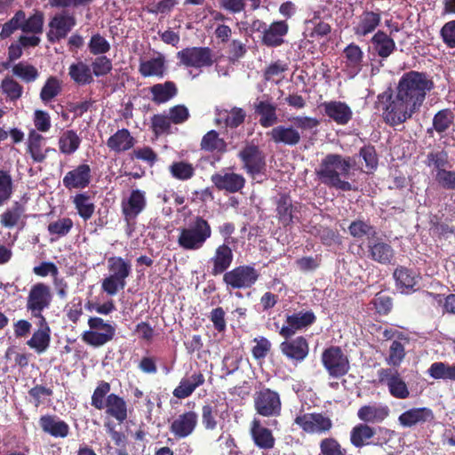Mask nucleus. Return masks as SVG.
I'll return each mask as SVG.
<instances>
[{"label": "nucleus", "mask_w": 455, "mask_h": 455, "mask_svg": "<svg viewBox=\"0 0 455 455\" xmlns=\"http://www.w3.org/2000/svg\"><path fill=\"white\" fill-rule=\"evenodd\" d=\"M27 144L28 152L36 163H42L44 161L47 154L52 150L50 148L46 147V139L35 130H32L28 133Z\"/></svg>", "instance_id": "nucleus-34"}, {"label": "nucleus", "mask_w": 455, "mask_h": 455, "mask_svg": "<svg viewBox=\"0 0 455 455\" xmlns=\"http://www.w3.org/2000/svg\"><path fill=\"white\" fill-rule=\"evenodd\" d=\"M179 64L187 68H202L213 63L212 52L209 47H188L177 52Z\"/></svg>", "instance_id": "nucleus-12"}, {"label": "nucleus", "mask_w": 455, "mask_h": 455, "mask_svg": "<svg viewBox=\"0 0 455 455\" xmlns=\"http://www.w3.org/2000/svg\"><path fill=\"white\" fill-rule=\"evenodd\" d=\"M255 112L260 116L259 124L264 128L271 127L278 121L276 107L268 101L255 103Z\"/></svg>", "instance_id": "nucleus-45"}, {"label": "nucleus", "mask_w": 455, "mask_h": 455, "mask_svg": "<svg viewBox=\"0 0 455 455\" xmlns=\"http://www.w3.org/2000/svg\"><path fill=\"white\" fill-rule=\"evenodd\" d=\"M428 374L435 379L455 380V364L450 365L444 363H434L427 371Z\"/></svg>", "instance_id": "nucleus-54"}, {"label": "nucleus", "mask_w": 455, "mask_h": 455, "mask_svg": "<svg viewBox=\"0 0 455 455\" xmlns=\"http://www.w3.org/2000/svg\"><path fill=\"white\" fill-rule=\"evenodd\" d=\"M73 204L78 215L84 220H90L94 212L95 205L86 193H80L73 197Z\"/></svg>", "instance_id": "nucleus-48"}, {"label": "nucleus", "mask_w": 455, "mask_h": 455, "mask_svg": "<svg viewBox=\"0 0 455 455\" xmlns=\"http://www.w3.org/2000/svg\"><path fill=\"white\" fill-rule=\"evenodd\" d=\"M405 357L404 345L397 340H393L388 351V355L386 362L388 365L393 367L399 366Z\"/></svg>", "instance_id": "nucleus-61"}, {"label": "nucleus", "mask_w": 455, "mask_h": 455, "mask_svg": "<svg viewBox=\"0 0 455 455\" xmlns=\"http://www.w3.org/2000/svg\"><path fill=\"white\" fill-rule=\"evenodd\" d=\"M211 180L218 189L229 193H236L245 185V179L243 175L224 170L212 174Z\"/></svg>", "instance_id": "nucleus-24"}, {"label": "nucleus", "mask_w": 455, "mask_h": 455, "mask_svg": "<svg viewBox=\"0 0 455 455\" xmlns=\"http://www.w3.org/2000/svg\"><path fill=\"white\" fill-rule=\"evenodd\" d=\"M106 412L122 423L127 419V404L124 399L116 394H109L106 398Z\"/></svg>", "instance_id": "nucleus-38"}, {"label": "nucleus", "mask_w": 455, "mask_h": 455, "mask_svg": "<svg viewBox=\"0 0 455 455\" xmlns=\"http://www.w3.org/2000/svg\"><path fill=\"white\" fill-rule=\"evenodd\" d=\"M39 424L44 433L55 438H65L69 434L68 424L54 415L42 416Z\"/></svg>", "instance_id": "nucleus-32"}, {"label": "nucleus", "mask_w": 455, "mask_h": 455, "mask_svg": "<svg viewBox=\"0 0 455 455\" xmlns=\"http://www.w3.org/2000/svg\"><path fill=\"white\" fill-rule=\"evenodd\" d=\"M288 33V24L285 21H275L264 28L262 35L263 44L268 47H277L284 40V36Z\"/></svg>", "instance_id": "nucleus-35"}, {"label": "nucleus", "mask_w": 455, "mask_h": 455, "mask_svg": "<svg viewBox=\"0 0 455 455\" xmlns=\"http://www.w3.org/2000/svg\"><path fill=\"white\" fill-rule=\"evenodd\" d=\"M149 91L152 101L156 104L165 103L174 98L178 93V88L172 81L156 84L149 88Z\"/></svg>", "instance_id": "nucleus-39"}, {"label": "nucleus", "mask_w": 455, "mask_h": 455, "mask_svg": "<svg viewBox=\"0 0 455 455\" xmlns=\"http://www.w3.org/2000/svg\"><path fill=\"white\" fill-rule=\"evenodd\" d=\"M212 236V228L208 221L202 217H196L188 227L179 230L177 243L186 251H198Z\"/></svg>", "instance_id": "nucleus-4"}, {"label": "nucleus", "mask_w": 455, "mask_h": 455, "mask_svg": "<svg viewBox=\"0 0 455 455\" xmlns=\"http://www.w3.org/2000/svg\"><path fill=\"white\" fill-rule=\"evenodd\" d=\"M246 173L256 182L267 177L266 156L256 145L248 144L238 153Z\"/></svg>", "instance_id": "nucleus-6"}, {"label": "nucleus", "mask_w": 455, "mask_h": 455, "mask_svg": "<svg viewBox=\"0 0 455 455\" xmlns=\"http://www.w3.org/2000/svg\"><path fill=\"white\" fill-rule=\"evenodd\" d=\"M169 171L172 176L179 180H188L195 175L194 165L185 161L172 163Z\"/></svg>", "instance_id": "nucleus-55"}, {"label": "nucleus", "mask_w": 455, "mask_h": 455, "mask_svg": "<svg viewBox=\"0 0 455 455\" xmlns=\"http://www.w3.org/2000/svg\"><path fill=\"white\" fill-rule=\"evenodd\" d=\"M198 422V415L193 411H188L175 417L170 425V432L177 439H184L191 435Z\"/></svg>", "instance_id": "nucleus-20"}, {"label": "nucleus", "mask_w": 455, "mask_h": 455, "mask_svg": "<svg viewBox=\"0 0 455 455\" xmlns=\"http://www.w3.org/2000/svg\"><path fill=\"white\" fill-rule=\"evenodd\" d=\"M367 247L370 258L380 264H390L395 257L391 245L380 238H369Z\"/></svg>", "instance_id": "nucleus-27"}, {"label": "nucleus", "mask_w": 455, "mask_h": 455, "mask_svg": "<svg viewBox=\"0 0 455 455\" xmlns=\"http://www.w3.org/2000/svg\"><path fill=\"white\" fill-rule=\"evenodd\" d=\"M342 71L347 78H355L364 66V53L355 43L349 44L343 50Z\"/></svg>", "instance_id": "nucleus-15"}, {"label": "nucleus", "mask_w": 455, "mask_h": 455, "mask_svg": "<svg viewBox=\"0 0 455 455\" xmlns=\"http://www.w3.org/2000/svg\"><path fill=\"white\" fill-rule=\"evenodd\" d=\"M92 180V170L88 164H83L68 172L63 177V186L68 189H84Z\"/></svg>", "instance_id": "nucleus-22"}, {"label": "nucleus", "mask_w": 455, "mask_h": 455, "mask_svg": "<svg viewBox=\"0 0 455 455\" xmlns=\"http://www.w3.org/2000/svg\"><path fill=\"white\" fill-rule=\"evenodd\" d=\"M88 326L89 330L83 332L81 339L85 344L93 347H103L116 336V325L100 317H90Z\"/></svg>", "instance_id": "nucleus-7"}, {"label": "nucleus", "mask_w": 455, "mask_h": 455, "mask_svg": "<svg viewBox=\"0 0 455 455\" xmlns=\"http://www.w3.org/2000/svg\"><path fill=\"white\" fill-rule=\"evenodd\" d=\"M320 455H347V450L334 437H326L319 443Z\"/></svg>", "instance_id": "nucleus-58"}, {"label": "nucleus", "mask_w": 455, "mask_h": 455, "mask_svg": "<svg viewBox=\"0 0 455 455\" xmlns=\"http://www.w3.org/2000/svg\"><path fill=\"white\" fill-rule=\"evenodd\" d=\"M275 204L276 217L283 226H288L299 220L298 212L301 208L300 204H293L291 198L286 194L281 195Z\"/></svg>", "instance_id": "nucleus-25"}, {"label": "nucleus", "mask_w": 455, "mask_h": 455, "mask_svg": "<svg viewBox=\"0 0 455 455\" xmlns=\"http://www.w3.org/2000/svg\"><path fill=\"white\" fill-rule=\"evenodd\" d=\"M44 15L40 12H36L30 17L27 18L24 13V19L21 24V31L23 33L41 34L43 31Z\"/></svg>", "instance_id": "nucleus-56"}, {"label": "nucleus", "mask_w": 455, "mask_h": 455, "mask_svg": "<svg viewBox=\"0 0 455 455\" xmlns=\"http://www.w3.org/2000/svg\"><path fill=\"white\" fill-rule=\"evenodd\" d=\"M13 194L12 176L5 171H0V207L6 204Z\"/></svg>", "instance_id": "nucleus-57"}, {"label": "nucleus", "mask_w": 455, "mask_h": 455, "mask_svg": "<svg viewBox=\"0 0 455 455\" xmlns=\"http://www.w3.org/2000/svg\"><path fill=\"white\" fill-rule=\"evenodd\" d=\"M81 143V139L73 130L64 132L59 139V148L61 153L71 155L76 152Z\"/></svg>", "instance_id": "nucleus-51"}, {"label": "nucleus", "mask_w": 455, "mask_h": 455, "mask_svg": "<svg viewBox=\"0 0 455 455\" xmlns=\"http://www.w3.org/2000/svg\"><path fill=\"white\" fill-rule=\"evenodd\" d=\"M256 412L266 418L278 417L282 411L280 395L270 388H262L253 396Z\"/></svg>", "instance_id": "nucleus-11"}, {"label": "nucleus", "mask_w": 455, "mask_h": 455, "mask_svg": "<svg viewBox=\"0 0 455 455\" xmlns=\"http://www.w3.org/2000/svg\"><path fill=\"white\" fill-rule=\"evenodd\" d=\"M371 44L376 53L382 59L389 57L396 48L394 39L380 30L371 37Z\"/></svg>", "instance_id": "nucleus-43"}, {"label": "nucleus", "mask_w": 455, "mask_h": 455, "mask_svg": "<svg viewBox=\"0 0 455 455\" xmlns=\"http://www.w3.org/2000/svg\"><path fill=\"white\" fill-rule=\"evenodd\" d=\"M39 329L34 331L30 339L27 341V345L34 349L37 354L44 353L51 343V329L45 317L38 320Z\"/></svg>", "instance_id": "nucleus-29"}, {"label": "nucleus", "mask_w": 455, "mask_h": 455, "mask_svg": "<svg viewBox=\"0 0 455 455\" xmlns=\"http://www.w3.org/2000/svg\"><path fill=\"white\" fill-rule=\"evenodd\" d=\"M389 407L382 403H371L361 406L357 418L365 424H380L389 417Z\"/></svg>", "instance_id": "nucleus-23"}, {"label": "nucleus", "mask_w": 455, "mask_h": 455, "mask_svg": "<svg viewBox=\"0 0 455 455\" xmlns=\"http://www.w3.org/2000/svg\"><path fill=\"white\" fill-rule=\"evenodd\" d=\"M313 311H299L286 315L285 324L280 329L279 334L284 339L291 338L297 331L307 328L315 322Z\"/></svg>", "instance_id": "nucleus-18"}, {"label": "nucleus", "mask_w": 455, "mask_h": 455, "mask_svg": "<svg viewBox=\"0 0 455 455\" xmlns=\"http://www.w3.org/2000/svg\"><path fill=\"white\" fill-rule=\"evenodd\" d=\"M425 164L433 168L435 173L450 166L448 153L444 150L431 151L427 155Z\"/></svg>", "instance_id": "nucleus-53"}, {"label": "nucleus", "mask_w": 455, "mask_h": 455, "mask_svg": "<svg viewBox=\"0 0 455 455\" xmlns=\"http://www.w3.org/2000/svg\"><path fill=\"white\" fill-rule=\"evenodd\" d=\"M454 115L450 109H442L433 118V127L438 132H446L453 123Z\"/></svg>", "instance_id": "nucleus-60"}, {"label": "nucleus", "mask_w": 455, "mask_h": 455, "mask_svg": "<svg viewBox=\"0 0 455 455\" xmlns=\"http://www.w3.org/2000/svg\"><path fill=\"white\" fill-rule=\"evenodd\" d=\"M68 75L71 80L79 85H86L93 82L91 68L84 61L72 63L68 68Z\"/></svg>", "instance_id": "nucleus-44"}, {"label": "nucleus", "mask_w": 455, "mask_h": 455, "mask_svg": "<svg viewBox=\"0 0 455 455\" xmlns=\"http://www.w3.org/2000/svg\"><path fill=\"white\" fill-rule=\"evenodd\" d=\"M216 116L217 124L224 123L226 126L236 128L243 123L246 114L243 108L235 107L230 110L217 108Z\"/></svg>", "instance_id": "nucleus-42"}, {"label": "nucleus", "mask_w": 455, "mask_h": 455, "mask_svg": "<svg viewBox=\"0 0 455 455\" xmlns=\"http://www.w3.org/2000/svg\"><path fill=\"white\" fill-rule=\"evenodd\" d=\"M396 286L401 292L409 293L414 291L419 282V275L406 267H398L394 272Z\"/></svg>", "instance_id": "nucleus-40"}, {"label": "nucleus", "mask_w": 455, "mask_h": 455, "mask_svg": "<svg viewBox=\"0 0 455 455\" xmlns=\"http://www.w3.org/2000/svg\"><path fill=\"white\" fill-rule=\"evenodd\" d=\"M434 88L435 83L427 73L408 71L402 75L395 91L387 89L377 96L374 107L381 111L387 124L396 126L419 111Z\"/></svg>", "instance_id": "nucleus-1"}, {"label": "nucleus", "mask_w": 455, "mask_h": 455, "mask_svg": "<svg viewBox=\"0 0 455 455\" xmlns=\"http://www.w3.org/2000/svg\"><path fill=\"white\" fill-rule=\"evenodd\" d=\"M294 423L307 435H324L333 427L332 419L323 412L300 413Z\"/></svg>", "instance_id": "nucleus-8"}, {"label": "nucleus", "mask_w": 455, "mask_h": 455, "mask_svg": "<svg viewBox=\"0 0 455 455\" xmlns=\"http://www.w3.org/2000/svg\"><path fill=\"white\" fill-rule=\"evenodd\" d=\"M292 125L280 124L272 128L267 135L275 144L296 146L302 138L304 131H310L319 125V120L315 117L297 116L290 119Z\"/></svg>", "instance_id": "nucleus-3"}, {"label": "nucleus", "mask_w": 455, "mask_h": 455, "mask_svg": "<svg viewBox=\"0 0 455 455\" xmlns=\"http://www.w3.org/2000/svg\"><path fill=\"white\" fill-rule=\"evenodd\" d=\"M381 20L379 12L365 11L359 17L353 27L354 34L357 37H364L372 33L379 25Z\"/></svg>", "instance_id": "nucleus-31"}, {"label": "nucleus", "mask_w": 455, "mask_h": 455, "mask_svg": "<svg viewBox=\"0 0 455 455\" xmlns=\"http://www.w3.org/2000/svg\"><path fill=\"white\" fill-rule=\"evenodd\" d=\"M438 185L446 190H455V171L442 170L435 174Z\"/></svg>", "instance_id": "nucleus-64"}, {"label": "nucleus", "mask_w": 455, "mask_h": 455, "mask_svg": "<svg viewBox=\"0 0 455 455\" xmlns=\"http://www.w3.org/2000/svg\"><path fill=\"white\" fill-rule=\"evenodd\" d=\"M88 49L93 55H103L110 50V44L105 37L97 33L92 36Z\"/></svg>", "instance_id": "nucleus-63"}, {"label": "nucleus", "mask_w": 455, "mask_h": 455, "mask_svg": "<svg viewBox=\"0 0 455 455\" xmlns=\"http://www.w3.org/2000/svg\"><path fill=\"white\" fill-rule=\"evenodd\" d=\"M61 90V81L56 76H50L41 89L40 100L43 103L47 104L60 94Z\"/></svg>", "instance_id": "nucleus-50"}, {"label": "nucleus", "mask_w": 455, "mask_h": 455, "mask_svg": "<svg viewBox=\"0 0 455 455\" xmlns=\"http://www.w3.org/2000/svg\"><path fill=\"white\" fill-rule=\"evenodd\" d=\"M355 161L338 154L327 155L319 164L315 173L322 183L342 191L352 190V185L342 178H348Z\"/></svg>", "instance_id": "nucleus-2"}, {"label": "nucleus", "mask_w": 455, "mask_h": 455, "mask_svg": "<svg viewBox=\"0 0 455 455\" xmlns=\"http://www.w3.org/2000/svg\"><path fill=\"white\" fill-rule=\"evenodd\" d=\"M324 113L331 120L339 125L347 124L353 116L350 107L342 101L331 100L322 104Z\"/></svg>", "instance_id": "nucleus-30"}, {"label": "nucleus", "mask_w": 455, "mask_h": 455, "mask_svg": "<svg viewBox=\"0 0 455 455\" xmlns=\"http://www.w3.org/2000/svg\"><path fill=\"white\" fill-rule=\"evenodd\" d=\"M204 383V376L201 372H194L183 378L179 386L173 390V395L179 399L188 397L198 387Z\"/></svg>", "instance_id": "nucleus-37"}, {"label": "nucleus", "mask_w": 455, "mask_h": 455, "mask_svg": "<svg viewBox=\"0 0 455 455\" xmlns=\"http://www.w3.org/2000/svg\"><path fill=\"white\" fill-rule=\"evenodd\" d=\"M280 350L289 360L301 363L309 354V345L303 336L294 339L288 338L280 344Z\"/></svg>", "instance_id": "nucleus-21"}, {"label": "nucleus", "mask_w": 455, "mask_h": 455, "mask_svg": "<svg viewBox=\"0 0 455 455\" xmlns=\"http://www.w3.org/2000/svg\"><path fill=\"white\" fill-rule=\"evenodd\" d=\"M379 432L385 436V439L383 441L378 439L377 442H372V438L376 434L375 428L362 422L352 427L349 433V441L355 448L358 449L371 444L382 446L386 444L394 435V431L385 427H379Z\"/></svg>", "instance_id": "nucleus-10"}, {"label": "nucleus", "mask_w": 455, "mask_h": 455, "mask_svg": "<svg viewBox=\"0 0 455 455\" xmlns=\"http://www.w3.org/2000/svg\"><path fill=\"white\" fill-rule=\"evenodd\" d=\"M135 143L134 138L127 129L118 130L109 137L107 146L116 153L124 152L131 149Z\"/></svg>", "instance_id": "nucleus-41"}, {"label": "nucleus", "mask_w": 455, "mask_h": 455, "mask_svg": "<svg viewBox=\"0 0 455 455\" xmlns=\"http://www.w3.org/2000/svg\"><path fill=\"white\" fill-rule=\"evenodd\" d=\"M25 212V208L20 202H14L11 207L7 208L0 215V224L6 228H12L18 225L21 216Z\"/></svg>", "instance_id": "nucleus-47"}, {"label": "nucleus", "mask_w": 455, "mask_h": 455, "mask_svg": "<svg viewBox=\"0 0 455 455\" xmlns=\"http://www.w3.org/2000/svg\"><path fill=\"white\" fill-rule=\"evenodd\" d=\"M73 220L70 218L64 217L49 223L47 231L54 237L52 241L66 236L73 228Z\"/></svg>", "instance_id": "nucleus-52"}, {"label": "nucleus", "mask_w": 455, "mask_h": 455, "mask_svg": "<svg viewBox=\"0 0 455 455\" xmlns=\"http://www.w3.org/2000/svg\"><path fill=\"white\" fill-rule=\"evenodd\" d=\"M24 19V12L18 11L14 16L7 22L3 25L2 30L0 32V36L2 39H5L10 37L16 30H21V24Z\"/></svg>", "instance_id": "nucleus-62"}, {"label": "nucleus", "mask_w": 455, "mask_h": 455, "mask_svg": "<svg viewBox=\"0 0 455 455\" xmlns=\"http://www.w3.org/2000/svg\"><path fill=\"white\" fill-rule=\"evenodd\" d=\"M322 363L330 376L339 378L349 370L347 356L339 347L326 348L322 354Z\"/></svg>", "instance_id": "nucleus-13"}, {"label": "nucleus", "mask_w": 455, "mask_h": 455, "mask_svg": "<svg viewBox=\"0 0 455 455\" xmlns=\"http://www.w3.org/2000/svg\"><path fill=\"white\" fill-rule=\"evenodd\" d=\"M76 25V18L68 12L56 13L49 22L48 40L52 43L65 38Z\"/></svg>", "instance_id": "nucleus-16"}, {"label": "nucleus", "mask_w": 455, "mask_h": 455, "mask_svg": "<svg viewBox=\"0 0 455 455\" xmlns=\"http://www.w3.org/2000/svg\"><path fill=\"white\" fill-rule=\"evenodd\" d=\"M250 433L254 444L259 449L269 450L275 446V439L268 428L263 427L259 419L254 418Z\"/></svg>", "instance_id": "nucleus-33"}, {"label": "nucleus", "mask_w": 455, "mask_h": 455, "mask_svg": "<svg viewBox=\"0 0 455 455\" xmlns=\"http://www.w3.org/2000/svg\"><path fill=\"white\" fill-rule=\"evenodd\" d=\"M259 274L249 265L239 266L224 274V283L233 289L251 287L258 280Z\"/></svg>", "instance_id": "nucleus-14"}, {"label": "nucleus", "mask_w": 455, "mask_h": 455, "mask_svg": "<svg viewBox=\"0 0 455 455\" xmlns=\"http://www.w3.org/2000/svg\"><path fill=\"white\" fill-rule=\"evenodd\" d=\"M167 61L164 55L154 52L151 56L140 58L138 71L142 77L163 78L167 73Z\"/></svg>", "instance_id": "nucleus-17"}, {"label": "nucleus", "mask_w": 455, "mask_h": 455, "mask_svg": "<svg viewBox=\"0 0 455 455\" xmlns=\"http://www.w3.org/2000/svg\"><path fill=\"white\" fill-rule=\"evenodd\" d=\"M1 91L11 100H17L22 96L23 87L12 77L4 78L0 85Z\"/></svg>", "instance_id": "nucleus-59"}, {"label": "nucleus", "mask_w": 455, "mask_h": 455, "mask_svg": "<svg viewBox=\"0 0 455 455\" xmlns=\"http://www.w3.org/2000/svg\"><path fill=\"white\" fill-rule=\"evenodd\" d=\"M147 204L146 194L140 189L131 192L129 197L122 202V212L126 221L133 220L143 212Z\"/></svg>", "instance_id": "nucleus-26"}, {"label": "nucleus", "mask_w": 455, "mask_h": 455, "mask_svg": "<svg viewBox=\"0 0 455 455\" xmlns=\"http://www.w3.org/2000/svg\"><path fill=\"white\" fill-rule=\"evenodd\" d=\"M233 261V252L231 248L223 243L216 248L215 253L211 259L212 268L211 273L213 275H218L224 273L231 265Z\"/></svg>", "instance_id": "nucleus-36"}, {"label": "nucleus", "mask_w": 455, "mask_h": 455, "mask_svg": "<svg viewBox=\"0 0 455 455\" xmlns=\"http://www.w3.org/2000/svg\"><path fill=\"white\" fill-rule=\"evenodd\" d=\"M434 412L427 407L411 408L403 411L398 417V423L403 427H412L434 419Z\"/></svg>", "instance_id": "nucleus-28"}, {"label": "nucleus", "mask_w": 455, "mask_h": 455, "mask_svg": "<svg viewBox=\"0 0 455 455\" xmlns=\"http://www.w3.org/2000/svg\"><path fill=\"white\" fill-rule=\"evenodd\" d=\"M379 379L387 386L390 395L398 399H405L410 392L399 372L392 368H382L378 371Z\"/></svg>", "instance_id": "nucleus-19"}, {"label": "nucleus", "mask_w": 455, "mask_h": 455, "mask_svg": "<svg viewBox=\"0 0 455 455\" xmlns=\"http://www.w3.org/2000/svg\"><path fill=\"white\" fill-rule=\"evenodd\" d=\"M52 300L51 288L44 283L31 286L26 302V309L36 319L44 317L43 312L49 308Z\"/></svg>", "instance_id": "nucleus-9"}, {"label": "nucleus", "mask_w": 455, "mask_h": 455, "mask_svg": "<svg viewBox=\"0 0 455 455\" xmlns=\"http://www.w3.org/2000/svg\"><path fill=\"white\" fill-rule=\"evenodd\" d=\"M12 72L13 76H17L27 84L33 83L39 77V72L37 68L35 66L24 61L14 64L12 67Z\"/></svg>", "instance_id": "nucleus-49"}, {"label": "nucleus", "mask_w": 455, "mask_h": 455, "mask_svg": "<svg viewBox=\"0 0 455 455\" xmlns=\"http://www.w3.org/2000/svg\"><path fill=\"white\" fill-rule=\"evenodd\" d=\"M200 147L201 149L207 152H217L222 154L227 151L226 141L222 138H220L219 133L214 130H211L204 135Z\"/></svg>", "instance_id": "nucleus-46"}, {"label": "nucleus", "mask_w": 455, "mask_h": 455, "mask_svg": "<svg viewBox=\"0 0 455 455\" xmlns=\"http://www.w3.org/2000/svg\"><path fill=\"white\" fill-rule=\"evenodd\" d=\"M108 275L101 282V290L109 296H115L126 286V279L132 273V263L122 257L108 259Z\"/></svg>", "instance_id": "nucleus-5"}]
</instances>
